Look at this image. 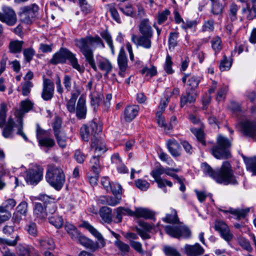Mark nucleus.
<instances>
[{"label": "nucleus", "mask_w": 256, "mask_h": 256, "mask_svg": "<svg viewBox=\"0 0 256 256\" xmlns=\"http://www.w3.org/2000/svg\"><path fill=\"white\" fill-rule=\"evenodd\" d=\"M114 244L124 254H128L130 252V247L129 245L122 241L116 240L114 242Z\"/></svg>", "instance_id": "obj_56"}, {"label": "nucleus", "mask_w": 256, "mask_h": 256, "mask_svg": "<svg viewBox=\"0 0 256 256\" xmlns=\"http://www.w3.org/2000/svg\"><path fill=\"white\" fill-rule=\"evenodd\" d=\"M6 107L7 105L4 102L0 104V127H2L6 122Z\"/></svg>", "instance_id": "obj_57"}, {"label": "nucleus", "mask_w": 256, "mask_h": 256, "mask_svg": "<svg viewBox=\"0 0 256 256\" xmlns=\"http://www.w3.org/2000/svg\"><path fill=\"white\" fill-rule=\"evenodd\" d=\"M117 61L120 70L118 74L124 78L128 68V58L123 47H122L120 50Z\"/></svg>", "instance_id": "obj_15"}, {"label": "nucleus", "mask_w": 256, "mask_h": 256, "mask_svg": "<svg viewBox=\"0 0 256 256\" xmlns=\"http://www.w3.org/2000/svg\"><path fill=\"white\" fill-rule=\"evenodd\" d=\"M100 157L94 155L92 157L90 161V170L94 174H98L101 170L102 166L100 162Z\"/></svg>", "instance_id": "obj_33"}, {"label": "nucleus", "mask_w": 256, "mask_h": 256, "mask_svg": "<svg viewBox=\"0 0 256 256\" xmlns=\"http://www.w3.org/2000/svg\"><path fill=\"white\" fill-rule=\"evenodd\" d=\"M138 30L141 35L138 36L134 34H132L131 40L137 46L150 49L152 47V39L154 36V30L148 19L144 18L140 21L138 26Z\"/></svg>", "instance_id": "obj_3"}, {"label": "nucleus", "mask_w": 256, "mask_h": 256, "mask_svg": "<svg viewBox=\"0 0 256 256\" xmlns=\"http://www.w3.org/2000/svg\"><path fill=\"white\" fill-rule=\"evenodd\" d=\"M140 107L138 105H132L126 106L124 111V120L128 122L133 120L138 114Z\"/></svg>", "instance_id": "obj_20"}, {"label": "nucleus", "mask_w": 256, "mask_h": 256, "mask_svg": "<svg viewBox=\"0 0 256 256\" xmlns=\"http://www.w3.org/2000/svg\"><path fill=\"white\" fill-rule=\"evenodd\" d=\"M121 199V196H115L114 197L107 196L106 205L114 206L120 203Z\"/></svg>", "instance_id": "obj_62"}, {"label": "nucleus", "mask_w": 256, "mask_h": 256, "mask_svg": "<svg viewBox=\"0 0 256 256\" xmlns=\"http://www.w3.org/2000/svg\"><path fill=\"white\" fill-rule=\"evenodd\" d=\"M162 220L166 223H179V219L176 210L173 208H171L170 214H166V217L162 218Z\"/></svg>", "instance_id": "obj_38"}, {"label": "nucleus", "mask_w": 256, "mask_h": 256, "mask_svg": "<svg viewBox=\"0 0 256 256\" xmlns=\"http://www.w3.org/2000/svg\"><path fill=\"white\" fill-rule=\"evenodd\" d=\"M184 249L186 253L189 256L202 255L204 252V248L198 243L193 246L186 244Z\"/></svg>", "instance_id": "obj_24"}, {"label": "nucleus", "mask_w": 256, "mask_h": 256, "mask_svg": "<svg viewBox=\"0 0 256 256\" xmlns=\"http://www.w3.org/2000/svg\"><path fill=\"white\" fill-rule=\"evenodd\" d=\"M16 212L14 214V216H16V218H16V215L18 214H20L25 216L28 212V204L26 202L23 201L22 202L16 207Z\"/></svg>", "instance_id": "obj_50"}, {"label": "nucleus", "mask_w": 256, "mask_h": 256, "mask_svg": "<svg viewBox=\"0 0 256 256\" xmlns=\"http://www.w3.org/2000/svg\"><path fill=\"white\" fill-rule=\"evenodd\" d=\"M80 133L82 139L86 142L88 141L90 136H93L87 124L81 127Z\"/></svg>", "instance_id": "obj_48"}, {"label": "nucleus", "mask_w": 256, "mask_h": 256, "mask_svg": "<svg viewBox=\"0 0 256 256\" xmlns=\"http://www.w3.org/2000/svg\"><path fill=\"white\" fill-rule=\"evenodd\" d=\"M18 256H30L29 249L26 246L19 244L16 248Z\"/></svg>", "instance_id": "obj_64"}, {"label": "nucleus", "mask_w": 256, "mask_h": 256, "mask_svg": "<svg viewBox=\"0 0 256 256\" xmlns=\"http://www.w3.org/2000/svg\"><path fill=\"white\" fill-rule=\"evenodd\" d=\"M78 0L81 10L84 14H90L93 11L94 8L92 6L88 4L86 0Z\"/></svg>", "instance_id": "obj_46"}, {"label": "nucleus", "mask_w": 256, "mask_h": 256, "mask_svg": "<svg viewBox=\"0 0 256 256\" xmlns=\"http://www.w3.org/2000/svg\"><path fill=\"white\" fill-rule=\"evenodd\" d=\"M57 141V143L62 148H64L66 146L67 138L64 132L54 134Z\"/></svg>", "instance_id": "obj_45"}, {"label": "nucleus", "mask_w": 256, "mask_h": 256, "mask_svg": "<svg viewBox=\"0 0 256 256\" xmlns=\"http://www.w3.org/2000/svg\"><path fill=\"white\" fill-rule=\"evenodd\" d=\"M180 226H165L166 232L172 237L178 238H180Z\"/></svg>", "instance_id": "obj_41"}, {"label": "nucleus", "mask_w": 256, "mask_h": 256, "mask_svg": "<svg viewBox=\"0 0 256 256\" xmlns=\"http://www.w3.org/2000/svg\"><path fill=\"white\" fill-rule=\"evenodd\" d=\"M182 82L191 88L192 90L197 88L200 82V77L190 74H184L182 78Z\"/></svg>", "instance_id": "obj_19"}, {"label": "nucleus", "mask_w": 256, "mask_h": 256, "mask_svg": "<svg viewBox=\"0 0 256 256\" xmlns=\"http://www.w3.org/2000/svg\"><path fill=\"white\" fill-rule=\"evenodd\" d=\"M74 42L76 46L85 58L86 61L94 71H97L92 48H105L104 44L102 38L98 35L88 36L80 39L75 40Z\"/></svg>", "instance_id": "obj_1"}, {"label": "nucleus", "mask_w": 256, "mask_h": 256, "mask_svg": "<svg viewBox=\"0 0 256 256\" xmlns=\"http://www.w3.org/2000/svg\"><path fill=\"white\" fill-rule=\"evenodd\" d=\"M38 242L44 250H54L55 248L56 245L52 238H43L38 240Z\"/></svg>", "instance_id": "obj_30"}, {"label": "nucleus", "mask_w": 256, "mask_h": 256, "mask_svg": "<svg viewBox=\"0 0 256 256\" xmlns=\"http://www.w3.org/2000/svg\"><path fill=\"white\" fill-rule=\"evenodd\" d=\"M82 226L88 230L100 242L101 246H104L105 242L102 234L88 222L84 221L82 224Z\"/></svg>", "instance_id": "obj_27"}, {"label": "nucleus", "mask_w": 256, "mask_h": 256, "mask_svg": "<svg viewBox=\"0 0 256 256\" xmlns=\"http://www.w3.org/2000/svg\"><path fill=\"white\" fill-rule=\"evenodd\" d=\"M48 219L49 222L56 228H60L63 226V218L62 216L58 214L49 216Z\"/></svg>", "instance_id": "obj_37"}, {"label": "nucleus", "mask_w": 256, "mask_h": 256, "mask_svg": "<svg viewBox=\"0 0 256 256\" xmlns=\"http://www.w3.org/2000/svg\"><path fill=\"white\" fill-rule=\"evenodd\" d=\"M212 48L216 55L218 54L222 49L223 44L221 38L218 36L214 37L211 41Z\"/></svg>", "instance_id": "obj_35"}, {"label": "nucleus", "mask_w": 256, "mask_h": 256, "mask_svg": "<svg viewBox=\"0 0 256 256\" xmlns=\"http://www.w3.org/2000/svg\"><path fill=\"white\" fill-rule=\"evenodd\" d=\"M34 216L36 220H42L48 216L46 208L41 203H35L34 206Z\"/></svg>", "instance_id": "obj_22"}, {"label": "nucleus", "mask_w": 256, "mask_h": 256, "mask_svg": "<svg viewBox=\"0 0 256 256\" xmlns=\"http://www.w3.org/2000/svg\"><path fill=\"white\" fill-rule=\"evenodd\" d=\"M167 148L171 155L174 157H178L180 155V146L177 141L172 138L167 140Z\"/></svg>", "instance_id": "obj_25"}, {"label": "nucleus", "mask_w": 256, "mask_h": 256, "mask_svg": "<svg viewBox=\"0 0 256 256\" xmlns=\"http://www.w3.org/2000/svg\"><path fill=\"white\" fill-rule=\"evenodd\" d=\"M62 83L64 86L63 88L62 84V80L60 76H56L55 84L56 86V92L61 96H62L64 92V88L66 92H69L72 90V77L68 74H65L62 79Z\"/></svg>", "instance_id": "obj_10"}, {"label": "nucleus", "mask_w": 256, "mask_h": 256, "mask_svg": "<svg viewBox=\"0 0 256 256\" xmlns=\"http://www.w3.org/2000/svg\"><path fill=\"white\" fill-rule=\"evenodd\" d=\"M66 60H68L74 68L80 73L84 72V69L78 64L76 54L66 48H60L58 52L53 55L50 62V64L56 65L58 64H64Z\"/></svg>", "instance_id": "obj_4"}, {"label": "nucleus", "mask_w": 256, "mask_h": 256, "mask_svg": "<svg viewBox=\"0 0 256 256\" xmlns=\"http://www.w3.org/2000/svg\"><path fill=\"white\" fill-rule=\"evenodd\" d=\"M215 229L218 232L221 236L226 242H230L233 238L228 226L222 221H217L215 224Z\"/></svg>", "instance_id": "obj_14"}, {"label": "nucleus", "mask_w": 256, "mask_h": 256, "mask_svg": "<svg viewBox=\"0 0 256 256\" xmlns=\"http://www.w3.org/2000/svg\"><path fill=\"white\" fill-rule=\"evenodd\" d=\"M32 83L30 81H26L22 84V94L24 96H27L30 92Z\"/></svg>", "instance_id": "obj_60"}, {"label": "nucleus", "mask_w": 256, "mask_h": 256, "mask_svg": "<svg viewBox=\"0 0 256 256\" xmlns=\"http://www.w3.org/2000/svg\"><path fill=\"white\" fill-rule=\"evenodd\" d=\"M158 154L159 158L162 161L166 162V164L170 166H172L174 164V162L170 157L162 150H160V151L158 152Z\"/></svg>", "instance_id": "obj_54"}, {"label": "nucleus", "mask_w": 256, "mask_h": 256, "mask_svg": "<svg viewBox=\"0 0 256 256\" xmlns=\"http://www.w3.org/2000/svg\"><path fill=\"white\" fill-rule=\"evenodd\" d=\"M238 240L239 244L244 250L248 252H251L252 250V248L251 247L249 241L246 238L239 236L238 238Z\"/></svg>", "instance_id": "obj_59"}, {"label": "nucleus", "mask_w": 256, "mask_h": 256, "mask_svg": "<svg viewBox=\"0 0 256 256\" xmlns=\"http://www.w3.org/2000/svg\"><path fill=\"white\" fill-rule=\"evenodd\" d=\"M119 10L126 16H132L134 10L131 4H128L124 6H119Z\"/></svg>", "instance_id": "obj_53"}, {"label": "nucleus", "mask_w": 256, "mask_h": 256, "mask_svg": "<svg viewBox=\"0 0 256 256\" xmlns=\"http://www.w3.org/2000/svg\"><path fill=\"white\" fill-rule=\"evenodd\" d=\"M98 66L101 70L105 72V76H108L112 68V64L110 60L104 58H101L98 60Z\"/></svg>", "instance_id": "obj_29"}, {"label": "nucleus", "mask_w": 256, "mask_h": 256, "mask_svg": "<svg viewBox=\"0 0 256 256\" xmlns=\"http://www.w3.org/2000/svg\"><path fill=\"white\" fill-rule=\"evenodd\" d=\"M100 214L102 220L108 224L112 221V210L107 206L102 207L100 210Z\"/></svg>", "instance_id": "obj_32"}, {"label": "nucleus", "mask_w": 256, "mask_h": 256, "mask_svg": "<svg viewBox=\"0 0 256 256\" xmlns=\"http://www.w3.org/2000/svg\"><path fill=\"white\" fill-rule=\"evenodd\" d=\"M116 212V216L114 222L116 223L121 222L122 220L123 216H132L133 214L132 211L128 208L120 206L114 209Z\"/></svg>", "instance_id": "obj_26"}, {"label": "nucleus", "mask_w": 256, "mask_h": 256, "mask_svg": "<svg viewBox=\"0 0 256 256\" xmlns=\"http://www.w3.org/2000/svg\"><path fill=\"white\" fill-rule=\"evenodd\" d=\"M216 142L217 145L212 149V155L218 159L228 158L230 154L228 149L231 146L230 141L226 137L219 134Z\"/></svg>", "instance_id": "obj_6"}, {"label": "nucleus", "mask_w": 256, "mask_h": 256, "mask_svg": "<svg viewBox=\"0 0 256 256\" xmlns=\"http://www.w3.org/2000/svg\"><path fill=\"white\" fill-rule=\"evenodd\" d=\"M192 132L196 136L198 140L200 142L202 145H206V141L204 140V133L200 129L192 128Z\"/></svg>", "instance_id": "obj_58"}, {"label": "nucleus", "mask_w": 256, "mask_h": 256, "mask_svg": "<svg viewBox=\"0 0 256 256\" xmlns=\"http://www.w3.org/2000/svg\"><path fill=\"white\" fill-rule=\"evenodd\" d=\"M54 82L51 80L44 77L41 92L42 98L46 101L50 100L54 97Z\"/></svg>", "instance_id": "obj_11"}, {"label": "nucleus", "mask_w": 256, "mask_h": 256, "mask_svg": "<svg viewBox=\"0 0 256 256\" xmlns=\"http://www.w3.org/2000/svg\"><path fill=\"white\" fill-rule=\"evenodd\" d=\"M90 130L94 137L96 136V134H98L102 132V127L100 124H98L96 122H90L87 124Z\"/></svg>", "instance_id": "obj_47"}, {"label": "nucleus", "mask_w": 256, "mask_h": 256, "mask_svg": "<svg viewBox=\"0 0 256 256\" xmlns=\"http://www.w3.org/2000/svg\"><path fill=\"white\" fill-rule=\"evenodd\" d=\"M172 64L173 62L172 60V58L168 54L164 64V70L168 74H172L174 72V70L172 68Z\"/></svg>", "instance_id": "obj_55"}, {"label": "nucleus", "mask_w": 256, "mask_h": 256, "mask_svg": "<svg viewBox=\"0 0 256 256\" xmlns=\"http://www.w3.org/2000/svg\"><path fill=\"white\" fill-rule=\"evenodd\" d=\"M86 100L84 98H80L75 109L76 116L78 119H84L86 117Z\"/></svg>", "instance_id": "obj_23"}, {"label": "nucleus", "mask_w": 256, "mask_h": 256, "mask_svg": "<svg viewBox=\"0 0 256 256\" xmlns=\"http://www.w3.org/2000/svg\"><path fill=\"white\" fill-rule=\"evenodd\" d=\"M91 148L94 150L95 155L98 156H100L107 150L106 143L102 139L96 138L92 143Z\"/></svg>", "instance_id": "obj_18"}, {"label": "nucleus", "mask_w": 256, "mask_h": 256, "mask_svg": "<svg viewBox=\"0 0 256 256\" xmlns=\"http://www.w3.org/2000/svg\"><path fill=\"white\" fill-rule=\"evenodd\" d=\"M38 10V6L36 4L22 8L20 12V20L25 24H31L37 16Z\"/></svg>", "instance_id": "obj_9"}, {"label": "nucleus", "mask_w": 256, "mask_h": 256, "mask_svg": "<svg viewBox=\"0 0 256 256\" xmlns=\"http://www.w3.org/2000/svg\"><path fill=\"white\" fill-rule=\"evenodd\" d=\"M17 124V120L16 122H14L12 118H9L7 124L3 128L2 132L3 136L6 138H13L14 134V128H16L18 129V127L16 126Z\"/></svg>", "instance_id": "obj_21"}, {"label": "nucleus", "mask_w": 256, "mask_h": 256, "mask_svg": "<svg viewBox=\"0 0 256 256\" xmlns=\"http://www.w3.org/2000/svg\"><path fill=\"white\" fill-rule=\"evenodd\" d=\"M34 104L29 100H22L21 102L20 109L15 112V116L17 118L18 124L16 126L18 127L17 134L26 140L28 141V138L26 134L23 132L22 118L25 113L28 112L33 107Z\"/></svg>", "instance_id": "obj_7"}, {"label": "nucleus", "mask_w": 256, "mask_h": 256, "mask_svg": "<svg viewBox=\"0 0 256 256\" xmlns=\"http://www.w3.org/2000/svg\"><path fill=\"white\" fill-rule=\"evenodd\" d=\"M164 168L160 167L152 170L150 172V175L154 178L155 182L158 184V187L162 188L164 192H166V186L170 187L172 186V183L166 179L162 178L160 176L164 174Z\"/></svg>", "instance_id": "obj_12"}, {"label": "nucleus", "mask_w": 256, "mask_h": 256, "mask_svg": "<svg viewBox=\"0 0 256 256\" xmlns=\"http://www.w3.org/2000/svg\"><path fill=\"white\" fill-rule=\"evenodd\" d=\"M44 168L42 166L33 165L26 171L25 180L28 184L36 185L43 178Z\"/></svg>", "instance_id": "obj_8"}, {"label": "nucleus", "mask_w": 256, "mask_h": 256, "mask_svg": "<svg viewBox=\"0 0 256 256\" xmlns=\"http://www.w3.org/2000/svg\"><path fill=\"white\" fill-rule=\"evenodd\" d=\"M0 12V20L8 26H14L16 22V16L14 10L8 6H3Z\"/></svg>", "instance_id": "obj_13"}, {"label": "nucleus", "mask_w": 256, "mask_h": 256, "mask_svg": "<svg viewBox=\"0 0 256 256\" xmlns=\"http://www.w3.org/2000/svg\"><path fill=\"white\" fill-rule=\"evenodd\" d=\"M24 42L20 40L12 41L9 44L10 50L12 53L20 52Z\"/></svg>", "instance_id": "obj_42"}, {"label": "nucleus", "mask_w": 256, "mask_h": 256, "mask_svg": "<svg viewBox=\"0 0 256 256\" xmlns=\"http://www.w3.org/2000/svg\"><path fill=\"white\" fill-rule=\"evenodd\" d=\"M108 6L109 12L113 20H114L118 24H121L122 20L120 18V16L117 10L114 7V6L111 4H109Z\"/></svg>", "instance_id": "obj_52"}, {"label": "nucleus", "mask_w": 256, "mask_h": 256, "mask_svg": "<svg viewBox=\"0 0 256 256\" xmlns=\"http://www.w3.org/2000/svg\"><path fill=\"white\" fill-rule=\"evenodd\" d=\"M142 74L145 77H152L157 74V70L156 66H150V67L144 66L140 70Z\"/></svg>", "instance_id": "obj_43"}, {"label": "nucleus", "mask_w": 256, "mask_h": 256, "mask_svg": "<svg viewBox=\"0 0 256 256\" xmlns=\"http://www.w3.org/2000/svg\"><path fill=\"white\" fill-rule=\"evenodd\" d=\"M244 160L246 170L252 172L253 175L256 176V157H244Z\"/></svg>", "instance_id": "obj_34"}, {"label": "nucleus", "mask_w": 256, "mask_h": 256, "mask_svg": "<svg viewBox=\"0 0 256 256\" xmlns=\"http://www.w3.org/2000/svg\"><path fill=\"white\" fill-rule=\"evenodd\" d=\"M64 228L72 239H76L78 237V234L80 232L73 224L66 222L64 225Z\"/></svg>", "instance_id": "obj_40"}, {"label": "nucleus", "mask_w": 256, "mask_h": 256, "mask_svg": "<svg viewBox=\"0 0 256 256\" xmlns=\"http://www.w3.org/2000/svg\"><path fill=\"white\" fill-rule=\"evenodd\" d=\"M38 142L40 146L47 148H52L55 145L54 140L50 138V136L43 138L39 140Z\"/></svg>", "instance_id": "obj_49"}, {"label": "nucleus", "mask_w": 256, "mask_h": 256, "mask_svg": "<svg viewBox=\"0 0 256 256\" xmlns=\"http://www.w3.org/2000/svg\"><path fill=\"white\" fill-rule=\"evenodd\" d=\"M132 216L137 218H143L146 219L152 218L154 216V212L148 209L142 208H136L134 212L132 211Z\"/></svg>", "instance_id": "obj_28"}, {"label": "nucleus", "mask_w": 256, "mask_h": 256, "mask_svg": "<svg viewBox=\"0 0 256 256\" xmlns=\"http://www.w3.org/2000/svg\"><path fill=\"white\" fill-rule=\"evenodd\" d=\"M241 128L244 134L248 136L253 137L256 136V122L245 120L241 123Z\"/></svg>", "instance_id": "obj_16"}, {"label": "nucleus", "mask_w": 256, "mask_h": 256, "mask_svg": "<svg viewBox=\"0 0 256 256\" xmlns=\"http://www.w3.org/2000/svg\"><path fill=\"white\" fill-rule=\"evenodd\" d=\"M46 180L50 186L56 190H60L64 186L66 176L61 168L52 164L48 166Z\"/></svg>", "instance_id": "obj_5"}, {"label": "nucleus", "mask_w": 256, "mask_h": 256, "mask_svg": "<svg viewBox=\"0 0 256 256\" xmlns=\"http://www.w3.org/2000/svg\"><path fill=\"white\" fill-rule=\"evenodd\" d=\"M50 132L42 128L38 124H36V136L38 141L43 138L49 136Z\"/></svg>", "instance_id": "obj_51"}, {"label": "nucleus", "mask_w": 256, "mask_h": 256, "mask_svg": "<svg viewBox=\"0 0 256 256\" xmlns=\"http://www.w3.org/2000/svg\"><path fill=\"white\" fill-rule=\"evenodd\" d=\"M232 56L228 58L226 55H224L220 60L219 68L221 71L228 70L232 64Z\"/></svg>", "instance_id": "obj_36"}, {"label": "nucleus", "mask_w": 256, "mask_h": 256, "mask_svg": "<svg viewBox=\"0 0 256 256\" xmlns=\"http://www.w3.org/2000/svg\"><path fill=\"white\" fill-rule=\"evenodd\" d=\"M77 99V95L75 93H72L70 99L66 104L68 110L70 113H74L76 109V102Z\"/></svg>", "instance_id": "obj_44"}, {"label": "nucleus", "mask_w": 256, "mask_h": 256, "mask_svg": "<svg viewBox=\"0 0 256 256\" xmlns=\"http://www.w3.org/2000/svg\"><path fill=\"white\" fill-rule=\"evenodd\" d=\"M16 201L14 199L8 198L5 200L0 207H3L5 210L9 211V210H12L16 206Z\"/></svg>", "instance_id": "obj_63"}, {"label": "nucleus", "mask_w": 256, "mask_h": 256, "mask_svg": "<svg viewBox=\"0 0 256 256\" xmlns=\"http://www.w3.org/2000/svg\"><path fill=\"white\" fill-rule=\"evenodd\" d=\"M204 173L214 179L217 183L224 185H237L238 182L234 176L230 163L224 162L219 169L214 170L206 162L201 164Z\"/></svg>", "instance_id": "obj_2"}, {"label": "nucleus", "mask_w": 256, "mask_h": 256, "mask_svg": "<svg viewBox=\"0 0 256 256\" xmlns=\"http://www.w3.org/2000/svg\"><path fill=\"white\" fill-rule=\"evenodd\" d=\"M203 32H212L214 30V21L213 20H209L204 22L202 26Z\"/></svg>", "instance_id": "obj_61"}, {"label": "nucleus", "mask_w": 256, "mask_h": 256, "mask_svg": "<svg viewBox=\"0 0 256 256\" xmlns=\"http://www.w3.org/2000/svg\"><path fill=\"white\" fill-rule=\"evenodd\" d=\"M180 34L178 32H172L170 33L168 38V44L169 48H174L178 45V37Z\"/></svg>", "instance_id": "obj_39"}, {"label": "nucleus", "mask_w": 256, "mask_h": 256, "mask_svg": "<svg viewBox=\"0 0 256 256\" xmlns=\"http://www.w3.org/2000/svg\"><path fill=\"white\" fill-rule=\"evenodd\" d=\"M250 208H238L236 209L230 208L228 210V212L235 216L237 218L241 219L246 216L250 212Z\"/></svg>", "instance_id": "obj_31"}, {"label": "nucleus", "mask_w": 256, "mask_h": 256, "mask_svg": "<svg viewBox=\"0 0 256 256\" xmlns=\"http://www.w3.org/2000/svg\"><path fill=\"white\" fill-rule=\"evenodd\" d=\"M197 94L192 90H188L182 94L180 98V106L184 108L188 104H194L196 99Z\"/></svg>", "instance_id": "obj_17"}]
</instances>
